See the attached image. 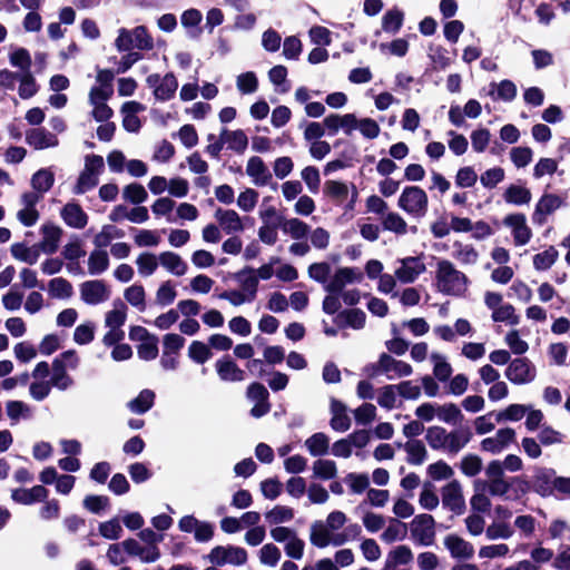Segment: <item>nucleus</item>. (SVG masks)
<instances>
[{"mask_svg":"<svg viewBox=\"0 0 570 570\" xmlns=\"http://www.w3.org/2000/svg\"><path fill=\"white\" fill-rule=\"evenodd\" d=\"M105 167L104 158L99 155H88L85 158V167L73 187L76 195H82L98 185L99 175Z\"/></svg>","mask_w":570,"mask_h":570,"instance_id":"nucleus-5","label":"nucleus"},{"mask_svg":"<svg viewBox=\"0 0 570 570\" xmlns=\"http://www.w3.org/2000/svg\"><path fill=\"white\" fill-rule=\"evenodd\" d=\"M404 451L407 454L406 461L413 465H421L428 456L426 448L420 440L407 441Z\"/></svg>","mask_w":570,"mask_h":570,"instance_id":"nucleus-45","label":"nucleus"},{"mask_svg":"<svg viewBox=\"0 0 570 570\" xmlns=\"http://www.w3.org/2000/svg\"><path fill=\"white\" fill-rule=\"evenodd\" d=\"M121 236V230L117 229L112 225H105L102 226L101 230L95 235L94 244L97 249H104L111 243L114 238H119Z\"/></svg>","mask_w":570,"mask_h":570,"instance_id":"nucleus-59","label":"nucleus"},{"mask_svg":"<svg viewBox=\"0 0 570 570\" xmlns=\"http://www.w3.org/2000/svg\"><path fill=\"white\" fill-rule=\"evenodd\" d=\"M26 141L37 150L53 148L59 144L57 136L45 128H35L27 131Z\"/></svg>","mask_w":570,"mask_h":570,"instance_id":"nucleus-27","label":"nucleus"},{"mask_svg":"<svg viewBox=\"0 0 570 570\" xmlns=\"http://www.w3.org/2000/svg\"><path fill=\"white\" fill-rule=\"evenodd\" d=\"M41 240L37 244L41 252L45 254H53L59 247V242L62 235V229L51 223H46L41 226Z\"/></svg>","mask_w":570,"mask_h":570,"instance_id":"nucleus-25","label":"nucleus"},{"mask_svg":"<svg viewBox=\"0 0 570 570\" xmlns=\"http://www.w3.org/2000/svg\"><path fill=\"white\" fill-rule=\"evenodd\" d=\"M395 277L404 284L414 283L420 275L425 273L426 266L421 256H407L397 261Z\"/></svg>","mask_w":570,"mask_h":570,"instance_id":"nucleus-14","label":"nucleus"},{"mask_svg":"<svg viewBox=\"0 0 570 570\" xmlns=\"http://www.w3.org/2000/svg\"><path fill=\"white\" fill-rule=\"evenodd\" d=\"M514 436V430L510 428L501 429L493 436L484 439L481 442V449L493 454L500 453L513 442Z\"/></svg>","mask_w":570,"mask_h":570,"instance_id":"nucleus-24","label":"nucleus"},{"mask_svg":"<svg viewBox=\"0 0 570 570\" xmlns=\"http://www.w3.org/2000/svg\"><path fill=\"white\" fill-rule=\"evenodd\" d=\"M490 87H491V90L489 94L491 96H494V94L497 92V96H495L497 99L510 101L517 95V87L510 80H503L499 83L493 82L490 85Z\"/></svg>","mask_w":570,"mask_h":570,"instance_id":"nucleus-62","label":"nucleus"},{"mask_svg":"<svg viewBox=\"0 0 570 570\" xmlns=\"http://www.w3.org/2000/svg\"><path fill=\"white\" fill-rule=\"evenodd\" d=\"M6 413L11 425L17 424L20 420H28L32 415V409L22 401H9L6 404Z\"/></svg>","mask_w":570,"mask_h":570,"instance_id":"nucleus-43","label":"nucleus"},{"mask_svg":"<svg viewBox=\"0 0 570 570\" xmlns=\"http://www.w3.org/2000/svg\"><path fill=\"white\" fill-rule=\"evenodd\" d=\"M246 174L255 186H266L272 181V174L261 157L253 156L246 165Z\"/></svg>","mask_w":570,"mask_h":570,"instance_id":"nucleus-23","label":"nucleus"},{"mask_svg":"<svg viewBox=\"0 0 570 570\" xmlns=\"http://www.w3.org/2000/svg\"><path fill=\"white\" fill-rule=\"evenodd\" d=\"M207 560L216 566H243L247 561V551L235 546H217L210 550Z\"/></svg>","mask_w":570,"mask_h":570,"instance_id":"nucleus-10","label":"nucleus"},{"mask_svg":"<svg viewBox=\"0 0 570 570\" xmlns=\"http://www.w3.org/2000/svg\"><path fill=\"white\" fill-rule=\"evenodd\" d=\"M109 89H90L89 104L92 107L91 115L97 121H107L114 114L112 109L107 105L110 98Z\"/></svg>","mask_w":570,"mask_h":570,"instance_id":"nucleus-17","label":"nucleus"},{"mask_svg":"<svg viewBox=\"0 0 570 570\" xmlns=\"http://www.w3.org/2000/svg\"><path fill=\"white\" fill-rule=\"evenodd\" d=\"M438 419L448 424H456L462 421L461 410L454 403L438 404Z\"/></svg>","mask_w":570,"mask_h":570,"instance_id":"nucleus-55","label":"nucleus"},{"mask_svg":"<svg viewBox=\"0 0 570 570\" xmlns=\"http://www.w3.org/2000/svg\"><path fill=\"white\" fill-rule=\"evenodd\" d=\"M61 218L69 227L76 229H82L88 224V215L75 202H69L62 207Z\"/></svg>","mask_w":570,"mask_h":570,"instance_id":"nucleus-28","label":"nucleus"},{"mask_svg":"<svg viewBox=\"0 0 570 570\" xmlns=\"http://www.w3.org/2000/svg\"><path fill=\"white\" fill-rule=\"evenodd\" d=\"M155 393L151 390H142L138 396L128 403L131 412L142 414L154 404Z\"/></svg>","mask_w":570,"mask_h":570,"instance_id":"nucleus-53","label":"nucleus"},{"mask_svg":"<svg viewBox=\"0 0 570 570\" xmlns=\"http://www.w3.org/2000/svg\"><path fill=\"white\" fill-rule=\"evenodd\" d=\"M11 255L20 262L33 265L40 257V248L37 244L27 246L23 243H14L10 247Z\"/></svg>","mask_w":570,"mask_h":570,"instance_id":"nucleus-38","label":"nucleus"},{"mask_svg":"<svg viewBox=\"0 0 570 570\" xmlns=\"http://www.w3.org/2000/svg\"><path fill=\"white\" fill-rule=\"evenodd\" d=\"M503 198L507 203L513 205H523L530 203L532 198L531 190L520 185H510L504 194Z\"/></svg>","mask_w":570,"mask_h":570,"instance_id":"nucleus-50","label":"nucleus"},{"mask_svg":"<svg viewBox=\"0 0 570 570\" xmlns=\"http://www.w3.org/2000/svg\"><path fill=\"white\" fill-rule=\"evenodd\" d=\"M384 229L404 235L407 230V224L397 213H387L382 218Z\"/></svg>","mask_w":570,"mask_h":570,"instance_id":"nucleus-61","label":"nucleus"},{"mask_svg":"<svg viewBox=\"0 0 570 570\" xmlns=\"http://www.w3.org/2000/svg\"><path fill=\"white\" fill-rule=\"evenodd\" d=\"M443 546L453 559L469 560L474 556L473 544L455 533L446 534Z\"/></svg>","mask_w":570,"mask_h":570,"instance_id":"nucleus-18","label":"nucleus"},{"mask_svg":"<svg viewBox=\"0 0 570 570\" xmlns=\"http://www.w3.org/2000/svg\"><path fill=\"white\" fill-rule=\"evenodd\" d=\"M354 125H355V115H353V114H345V115L332 114V115H328L324 119V126L332 134H336L338 130L342 129L346 135H351L354 131Z\"/></svg>","mask_w":570,"mask_h":570,"instance_id":"nucleus-33","label":"nucleus"},{"mask_svg":"<svg viewBox=\"0 0 570 570\" xmlns=\"http://www.w3.org/2000/svg\"><path fill=\"white\" fill-rule=\"evenodd\" d=\"M49 295L58 299H68L73 294V287L71 283L62 277H56L48 283Z\"/></svg>","mask_w":570,"mask_h":570,"instance_id":"nucleus-46","label":"nucleus"},{"mask_svg":"<svg viewBox=\"0 0 570 570\" xmlns=\"http://www.w3.org/2000/svg\"><path fill=\"white\" fill-rule=\"evenodd\" d=\"M332 419L330 425L337 432H345L351 428V419L346 413V406L338 400L331 401Z\"/></svg>","mask_w":570,"mask_h":570,"instance_id":"nucleus-35","label":"nucleus"},{"mask_svg":"<svg viewBox=\"0 0 570 570\" xmlns=\"http://www.w3.org/2000/svg\"><path fill=\"white\" fill-rule=\"evenodd\" d=\"M222 140L227 144L228 148L236 153H243L248 145L247 136L243 130H227L222 131Z\"/></svg>","mask_w":570,"mask_h":570,"instance_id":"nucleus-48","label":"nucleus"},{"mask_svg":"<svg viewBox=\"0 0 570 570\" xmlns=\"http://www.w3.org/2000/svg\"><path fill=\"white\" fill-rule=\"evenodd\" d=\"M331 271L332 268L328 263L321 262L311 264L308 266L307 274L313 281L321 283L325 286L326 283L331 279Z\"/></svg>","mask_w":570,"mask_h":570,"instance_id":"nucleus-64","label":"nucleus"},{"mask_svg":"<svg viewBox=\"0 0 570 570\" xmlns=\"http://www.w3.org/2000/svg\"><path fill=\"white\" fill-rule=\"evenodd\" d=\"M51 386L66 391L73 385L72 377L67 373L66 365L60 360H53L52 362V374L49 381Z\"/></svg>","mask_w":570,"mask_h":570,"instance_id":"nucleus-37","label":"nucleus"},{"mask_svg":"<svg viewBox=\"0 0 570 570\" xmlns=\"http://www.w3.org/2000/svg\"><path fill=\"white\" fill-rule=\"evenodd\" d=\"M146 81L154 88L155 97L163 101L170 99L178 88V81L173 73H167L163 78L154 73L148 76Z\"/></svg>","mask_w":570,"mask_h":570,"instance_id":"nucleus-15","label":"nucleus"},{"mask_svg":"<svg viewBox=\"0 0 570 570\" xmlns=\"http://www.w3.org/2000/svg\"><path fill=\"white\" fill-rule=\"evenodd\" d=\"M563 205V199L554 194H543L537 203V224L542 225V215H550Z\"/></svg>","mask_w":570,"mask_h":570,"instance_id":"nucleus-36","label":"nucleus"},{"mask_svg":"<svg viewBox=\"0 0 570 570\" xmlns=\"http://www.w3.org/2000/svg\"><path fill=\"white\" fill-rule=\"evenodd\" d=\"M397 205L406 214L421 218L428 212L429 198L422 188L407 186L401 193Z\"/></svg>","mask_w":570,"mask_h":570,"instance_id":"nucleus-6","label":"nucleus"},{"mask_svg":"<svg viewBox=\"0 0 570 570\" xmlns=\"http://www.w3.org/2000/svg\"><path fill=\"white\" fill-rule=\"evenodd\" d=\"M124 297L127 303L139 312L146 309V292L142 285L134 284L127 287L124 292Z\"/></svg>","mask_w":570,"mask_h":570,"instance_id":"nucleus-51","label":"nucleus"},{"mask_svg":"<svg viewBox=\"0 0 570 570\" xmlns=\"http://www.w3.org/2000/svg\"><path fill=\"white\" fill-rule=\"evenodd\" d=\"M471 436L469 429L448 432L444 428L434 425L428 429L425 440L434 450L455 454L470 442Z\"/></svg>","mask_w":570,"mask_h":570,"instance_id":"nucleus-2","label":"nucleus"},{"mask_svg":"<svg viewBox=\"0 0 570 570\" xmlns=\"http://www.w3.org/2000/svg\"><path fill=\"white\" fill-rule=\"evenodd\" d=\"M363 273L357 267H340L324 286L328 293L336 294L343 292L346 285L361 283Z\"/></svg>","mask_w":570,"mask_h":570,"instance_id":"nucleus-12","label":"nucleus"},{"mask_svg":"<svg viewBox=\"0 0 570 570\" xmlns=\"http://www.w3.org/2000/svg\"><path fill=\"white\" fill-rule=\"evenodd\" d=\"M412 540L424 547L432 546L435 540V520L432 515L422 513L414 517L410 523Z\"/></svg>","mask_w":570,"mask_h":570,"instance_id":"nucleus-9","label":"nucleus"},{"mask_svg":"<svg viewBox=\"0 0 570 570\" xmlns=\"http://www.w3.org/2000/svg\"><path fill=\"white\" fill-rule=\"evenodd\" d=\"M115 46L118 51L148 50L153 48V40L144 27H137L132 30L121 28L118 31Z\"/></svg>","mask_w":570,"mask_h":570,"instance_id":"nucleus-8","label":"nucleus"},{"mask_svg":"<svg viewBox=\"0 0 570 570\" xmlns=\"http://www.w3.org/2000/svg\"><path fill=\"white\" fill-rule=\"evenodd\" d=\"M48 497V490L42 485H35L30 489H14L11 491V499L20 504L30 505L42 502Z\"/></svg>","mask_w":570,"mask_h":570,"instance_id":"nucleus-29","label":"nucleus"},{"mask_svg":"<svg viewBox=\"0 0 570 570\" xmlns=\"http://www.w3.org/2000/svg\"><path fill=\"white\" fill-rule=\"evenodd\" d=\"M240 284L239 289H227L219 294V298L227 301L230 305L238 307L250 304L255 301L258 291V279L253 268H244L236 274Z\"/></svg>","mask_w":570,"mask_h":570,"instance_id":"nucleus-3","label":"nucleus"},{"mask_svg":"<svg viewBox=\"0 0 570 570\" xmlns=\"http://www.w3.org/2000/svg\"><path fill=\"white\" fill-rule=\"evenodd\" d=\"M159 255L150 252L140 253L136 258L138 274L142 277L151 276L158 268Z\"/></svg>","mask_w":570,"mask_h":570,"instance_id":"nucleus-41","label":"nucleus"},{"mask_svg":"<svg viewBox=\"0 0 570 570\" xmlns=\"http://www.w3.org/2000/svg\"><path fill=\"white\" fill-rule=\"evenodd\" d=\"M305 446L312 456L324 455L330 449V438L322 432L314 433L305 440Z\"/></svg>","mask_w":570,"mask_h":570,"instance_id":"nucleus-44","label":"nucleus"},{"mask_svg":"<svg viewBox=\"0 0 570 570\" xmlns=\"http://www.w3.org/2000/svg\"><path fill=\"white\" fill-rule=\"evenodd\" d=\"M215 219L226 234L242 233L245 229L243 218L234 209H216Z\"/></svg>","mask_w":570,"mask_h":570,"instance_id":"nucleus-22","label":"nucleus"},{"mask_svg":"<svg viewBox=\"0 0 570 570\" xmlns=\"http://www.w3.org/2000/svg\"><path fill=\"white\" fill-rule=\"evenodd\" d=\"M281 557L282 552L274 543L264 544L258 552L261 563L268 567H275Z\"/></svg>","mask_w":570,"mask_h":570,"instance_id":"nucleus-63","label":"nucleus"},{"mask_svg":"<svg viewBox=\"0 0 570 570\" xmlns=\"http://www.w3.org/2000/svg\"><path fill=\"white\" fill-rule=\"evenodd\" d=\"M404 14L401 10L394 8L386 11L382 18V28L385 32L395 35L403 24Z\"/></svg>","mask_w":570,"mask_h":570,"instance_id":"nucleus-54","label":"nucleus"},{"mask_svg":"<svg viewBox=\"0 0 570 570\" xmlns=\"http://www.w3.org/2000/svg\"><path fill=\"white\" fill-rule=\"evenodd\" d=\"M18 94L21 99H29L38 92V85L31 71L21 72Z\"/></svg>","mask_w":570,"mask_h":570,"instance_id":"nucleus-57","label":"nucleus"},{"mask_svg":"<svg viewBox=\"0 0 570 570\" xmlns=\"http://www.w3.org/2000/svg\"><path fill=\"white\" fill-rule=\"evenodd\" d=\"M528 411L530 412L527 417V426L532 430L534 411H532L531 406L511 404L505 410L495 413V421L498 423L503 421H519L527 414Z\"/></svg>","mask_w":570,"mask_h":570,"instance_id":"nucleus-30","label":"nucleus"},{"mask_svg":"<svg viewBox=\"0 0 570 570\" xmlns=\"http://www.w3.org/2000/svg\"><path fill=\"white\" fill-rule=\"evenodd\" d=\"M312 470L316 479L331 480L337 476V465L333 460L318 459L314 461Z\"/></svg>","mask_w":570,"mask_h":570,"instance_id":"nucleus-49","label":"nucleus"},{"mask_svg":"<svg viewBox=\"0 0 570 570\" xmlns=\"http://www.w3.org/2000/svg\"><path fill=\"white\" fill-rule=\"evenodd\" d=\"M558 475L552 469H537V494L550 497L554 494L553 482Z\"/></svg>","mask_w":570,"mask_h":570,"instance_id":"nucleus-39","label":"nucleus"},{"mask_svg":"<svg viewBox=\"0 0 570 570\" xmlns=\"http://www.w3.org/2000/svg\"><path fill=\"white\" fill-rule=\"evenodd\" d=\"M434 285L443 295L463 297L469 289L470 281L451 261L440 258L435 264Z\"/></svg>","mask_w":570,"mask_h":570,"instance_id":"nucleus-1","label":"nucleus"},{"mask_svg":"<svg viewBox=\"0 0 570 570\" xmlns=\"http://www.w3.org/2000/svg\"><path fill=\"white\" fill-rule=\"evenodd\" d=\"M503 224L511 230L517 245H524L530 240L532 233L530 227L527 225L524 215H508L503 219Z\"/></svg>","mask_w":570,"mask_h":570,"instance_id":"nucleus-21","label":"nucleus"},{"mask_svg":"<svg viewBox=\"0 0 570 570\" xmlns=\"http://www.w3.org/2000/svg\"><path fill=\"white\" fill-rule=\"evenodd\" d=\"M406 537V524L392 520L387 528L382 532L381 540L385 543L401 541Z\"/></svg>","mask_w":570,"mask_h":570,"instance_id":"nucleus-58","label":"nucleus"},{"mask_svg":"<svg viewBox=\"0 0 570 570\" xmlns=\"http://www.w3.org/2000/svg\"><path fill=\"white\" fill-rule=\"evenodd\" d=\"M81 299L88 305H98L107 301L110 291L104 281H87L79 288Z\"/></svg>","mask_w":570,"mask_h":570,"instance_id":"nucleus-16","label":"nucleus"},{"mask_svg":"<svg viewBox=\"0 0 570 570\" xmlns=\"http://www.w3.org/2000/svg\"><path fill=\"white\" fill-rule=\"evenodd\" d=\"M324 195L336 204L346 202V210H353L358 200V190L353 183L327 180L324 184Z\"/></svg>","mask_w":570,"mask_h":570,"instance_id":"nucleus-7","label":"nucleus"},{"mask_svg":"<svg viewBox=\"0 0 570 570\" xmlns=\"http://www.w3.org/2000/svg\"><path fill=\"white\" fill-rule=\"evenodd\" d=\"M109 266V256L105 249H94L88 257V273L99 275L107 271Z\"/></svg>","mask_w":570,"mask_h":570,"instance_id":"nucleus-47","label":"nucleus"},{"mask_svg":"<svg viewBox=\"0 0 570 570\" xmlns=\"http://www.w3.org/2000/svg\"><path fill=\"white\" fill-rule=\"evenodd\" d=\"M215 368L217 375L224 382H242L245 380V372L228 357L216 361Z\"/></svg>","mask_w":570,"mask_h":570,"instance_id":"nucleus-31","label":"nucleus"},{"mask_svg":"<svg viewBox=\"0 0 570 570\" xmlns=\"http://www.w3.org/2000/svg\"><path fill=\"white\" fill-rule=\"evenodd\" d=\"M379 366L383 370V373L389 380L410 376L413 373V368L409 363L396 360L387 353L380 355Z\"/></svg>","mask_w":570,"mask_h":570,"instance_id":"nucleus-20","label":"nucleus"},{"mask_svg":"<svg viewBox=\"0 0 570 570\" xmlns=\"http://www.w3.org/2000/svg\"><path fill=\"white\" fill-rule=\"evenodd\" d=\"M55 183V175L50 169L42 168L37 170L30 179L32 190L29 194H38L39 199H42L43 195L51 189Z\"/></svg>","mask_w":570,"mask_h":570,"instance_id":"nucleus-32","label":"nucleus"},{"mask_svg":"<svg viewBox=\"0 0 570 570\" xmlns=\"http://www.w3.org/2000/svg\"><path fill=\"white\" fill-rule=\"evenodd\" d=\"M430 360L433 364V376L440 382L448 381L452 375L453 368L448 362L446 356L439 352H433L430 355Z\"/></svg>","mask_w":570,"mask_h":570,"instance_id":"nucleus-42","label":"nucleus"},{"mask_svg":"<svg viewBox=\"0 0 570 570\" xmlns=\"http://www.w3.org/2000/svg\"><path fill=\"white\" fill-rule=\"evenodd\" d=\"M452 256L462 265H474L479 259V253L473 245L461 242L453 244Z\"/></svg>","mask_w":570,"mask_h":570,"instance_id":"nucleus-40","label":"nucleus"},{"mask_svg":"<svg viewBox=\"0 0 570 570\" xmlns=\"http://www.w3.org/2000/svg\"><path fill=\"white\" fill-rule=\"evenodd\" d=\"M442 503L445 508L456 514H461L465 508L462 487L459 481L453 480L442 488Z\"/></svg>","mask_w":570,"mask_h":570,"instance_id":"nucleus-19","label":"nucleus"},{"mask_svg":"<svg viewBox=\"0 0 570 570\" xmlns=\"http://www.w3.org/2000/svg\"><path fill=\"white\" fill-rule=\"evenodd\" d=\"M127 320V306L124 302L116 299L112 308L105 314L104 324L108 328L102 337V342L107 346H111L121 342L125 337L122 326Z\"/></svg>","mask_w":570,"mask_h":570,"instance_id":"nucleus-4","label":"nucleus"},{"mask_svg":"<svg viewBox=\"0 0 570 570\" xmlns=\"http://www.w3.org/2000/svg\"><path fill=\"white\" fill-rule=\"evenodd\" d=\"M265 519L271 524H282L294 519V510L287 505H275L265 513Z\"/></svg>","mask_w":570,"mask_h":570,"instance_id":"nucleus-56","label":"nucleus"},{"mask_svg":"<svg viewBox=\"0 0 570 570\" xmlns=\"http://www.w3.org/2000/svg\"><path fill=\"white\" fill-rule=\"evenodd\" d=\"M40 202L38 194L23 191L20 195L16 217L23 226L31 227L37 224L40 218L37 204Z\"/></svg>","mask_w":570,"mask_h":570,"instance_id":"nucleus-13","label":"nucleus"},{"mask_svg":"<svg viewBox=\"0 0 570 570\" xmlns=\"http://www.w3.org/2000/svg\"><path fill=\"white\" fill-rule=\"evenodd\" d=\"M309 541L316 548H326L328 546H343L348 541L346 533L334 534L322 521H316L311 525Z\"/></svg>","mask_w":570,"mask_h":570,"instance_id":"nucleus-11","label":"nucleus"},{"mask_svg":"<svg viewBox=\"0 0 570 570\" xmlns=\"http://www.w3.org/2000/svg\"><path fill=\"white\" fill-rule=\"evenodd\" d=\"M529 366L522 360H514L507 368L505 375L513 383H524L529 377Z\"/></svg>","mask_w":570,"mask_h":570,"instance_id":"nucleus-60","label":"nucleus"},{"mask_svg":"<svg viewBox=\"0 0 570 570\" xmlns=\"http://www.w3.org/2000/svg\"><path fill=\"white\" fill-rule=\"evenodd\" d=\"M413 560V552L405 544L396 546L386 554L384 566L381 570H399L402 566H407Z\"/></svg>","mask_w":570,"mask_h":570,"instance_id":"nucleus-26","label":"nucleus"},{"mask_svg":"<svg viewBox=\"0 0 570 570\" xmlns=\"http://www.w3.org/2000/svg\"><path fill=\"white\" fill-rule=\"evenodd\" d=\"M159 264L171 275L184 276L188 266L186 262L175 252L166 250L159 254Z\"/></svg>","mask_w":570,"mask_h":570,"instance_id":"nucleus-34","label":"nucleus"},{"mask_svg":"<svg viewBox=\"0 0 570 570\" xmlns=\"http://www.w3.org/2000/svg\"><path fill=\"white\" fill-rule=\"evenodd\" d=\"M282 230L293 239L299 240L309 233V226L298 218H288L283 222Z\"/></svg>","mask_w":570,"mask_h":570,"instance_id":"nucleus-52","label":"nucleus"}]
</instances>
